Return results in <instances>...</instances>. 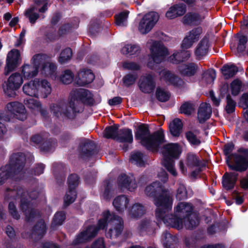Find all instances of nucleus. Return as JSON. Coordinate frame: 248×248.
<instances>
[{
  "mask_svg": "<svg viewBox=\"0 0 248 248\" xmlns=\"http://www.w3.org/2000/svg\"><path fill=\"white\" fill-rule=\"evenodd\" d=\"M109 225L110 227L107 233V236L110 238H115L118 237L123 230V221L122 219L111 214L109 211H105L103 213V219L98 221V227L91 226L86 230L81 232L75 239L73 243L75 245L79 244L94 237L99 229H104L106 225Z\"/></svg>",
  "mask_w": 248,
  "mask_h": 248,
  "instance_id": "f257e3e1",
  "label": "nucleus"
},
{
  "mask_svg": "<svg viewBox=\"0 0 248 248\" xmlns=\"http://www.w3.org/2000/svg\"><path fill=\"white\" fill-rule=\"evenodd\" d=\"M171 209L170 210V211ZM175 215L169 214L168 211L163 214L162 218H157L162 220L167 226L180 229L184 225L188 229L196 227L199 223L196 214L191 213L192 207L191 204L180 202L174 208Z\"/></svg>",
  "mask_w": 248,
  "mask_h": 248,
  "instance_id": "f03ea898",
  "label": "nucleus"
},
{
  "mask_svg": "<svg viewBox=\"0 0 248 248\" xmlns=\"http://www.w3.org/2000/svg\"><path fill=\"white\" fill-rule=\"evenodd\" d=\"M145 192L148 196L154 198L156 206V218H162L164 213L172 209V194L162 183L158 181L153 183L146 187Z\"/></svg>",
  "mask_w": 248,
  "mask_h": 248,
  "instance_id": "7ed1b4c3",
  "label": "nucleus"
},
{
  "mask_svg": "<svg viewBox=\"0 0 248 248\" xmlns=\"http://www.w3.org/2000/svg\"><path fill=\"white\" fill-rule=\"evenodd\" d=\"M135 138L147 149L153 151H157L158 146L164 142V135L162 130H159L151 135L148 126L140 124L137 129Z\"/></svg>",
  "mask_w": 248,
  "mask_h": 248,
  "instance_id": "20e7f679",
  "label": "nucleus"
},
{
  "mask_svg": "<svg viewBox=\"0 0 248 248\" xmlns=\"http://www.w3.org/2000/svg\"><path fill=\"white\" fill-rule=\"evenodd\" d=\"M163 155L162 163L168 171L173 176H176L177 172L174 168L173 158H178L181 154V149L177 143H168L165 144L161 149Z\"/></svg>",
  "mask_w": 248,
  "mask_h": 248,
  "instance_id": "39448f33",
  "label": "nucleus"
},
{
  "mask_svg": "<svg viewBox=\"0 0 248 248\" xmlns=\"http://www.w3.org/2000/svg\"><path fill=\"white\" fill-rule=\"evenodd\" d=\"M26 160L24 154L18 153L13 154L9 160V164L0 169V184L10 177L12 172H16L22 169Z\"/></svg>",
  "mask_w": 248,
  "mask_h": 248,
  "instance_id": "423d86ee",
  "label": "nucleus"
},
{
  "mask_svg": "<svg viewBox=\"0 0 248 248\" xmlns=\"http://www.w3.org/2000/svg\"><path fill=\"white\" fill-rule=\"evenodd\" d=\"M88 104H93L95 102V96L90 91L84 89H73L69 95V104L72 109L79 112L76 108L80 102Z\"/></svg>",
  "mask_w": 248,
  "mask_h": 248,
  "instance_id": "0eeeda50",
  "label": "nucleus"
},
{
  "mask_svg": "<svg viewBox=\"0 0 248 248\" xmlns=\"http://www.w3.org/2000/svg\"><path fill=\"white\" fill-rule=\"evenodd\" d=\"M28 193L24 191L21 188L17 190H11L8 193V196L16 201L20 200V206L23 212H24L27 219L29 221L32 218L37 216V214L34 209L31 207L29 202H27L26 198Z\"/></svg>",
  "mask_w": 248,
  "mask_h": 248,
  "instance_id": "6e6552de",
  "label": "nucleus"
},
{
  "mask_svg": "<svg viewBox=\"0 0 248 248\" xmlns=\"http://www.w3.org/2000/svg\"><path fill=\"white\" fill-rule=\"evenodd\" d=\"M150 55L148 66L154 68L155 64H158L163 62L169 53L167 49L162 43L153 42L150 47Z\"/></svg>",
  "mask_w": 248,
  "mask_h": 248,
  "instance_id": "1a4fd4ad",
  "label": "nucleus"
},
{
  "mask_svg": "<svg viewBox=\"0 0 248 248\" xmlns=\"http://www.w3.org/2000/svg\"><path fill=\"white\" fill-rule=\"evenodd\" d=\"M45 58L43 54H37L34 55L31 60L33 65L24 64L21 67V74L23 78L28 80L36 77L38 73L40 63L42 62Z\"/></svg>",
  "mask_w": 248,
  "mask_h": 248,
  "instance_id": "9d476101",
  "label": "nucleus"
},
{
  "mask_svg": "<svg viewBox=\"0 0 248 248\" xmlns=\"http://www.w3.org/2000/svg\"><path fill=\"white\" fill-rule=\"evenodd\" d=\"M23 83L22 76L17 72L12 74L8 78L7 81L3 85V89L5 94L9 97H14L16 91Z\"/></svg>",
  "mask_w": 248,
  "mask_h": 248,
  "instance_id": "9b49d317",
  "label": "nucleus"
},
{
  "mask_svg": "<svg viewBox=\"0 0 248 248\" xmlns=\"http://www.w3.org/2000/svg\"><path fill=\"white\" fill-rule=\"evenodd\" d=\"M159 16L155 12H149L144 15L139 24L138 29L142 34H146L154 27L158 20Z\"/></svg>",
  "mask_w": 248,
  "mask_h": 248,
  "instance_id": "f8f14e48",
  "label": "nucleus"
},
{
  "mask_svg": "<svg viewBox=\"0 0 248 248\" xmlns=\"http://www.w3.org/2000/svg\"><path fill=\"white\" fill-rule=\"evenodd\" d=\"M47 9L46 0H36L34 4L26 10L25 15L29 18L30 22L34 24L39 17L37 12L44 13Z\"/></svg>",
  "mask_w": 248,
  "mask_h": 248,
  "instance_id": "ddd939ff",
  "label": "nucleus"
},
{
  "mask_svg": "<svg viewBox=\"0 0 248 248\" xmlns=\"http://www.w3.org/2000/svg\"><path fill=\"white\" fill-rule=\"evenodd\" d=\"M200 161L199 158L195 154L188 153L185 160L180 161L179 169L184 175H186L188 170H191L193 167L199 166Z\"/></svg>",
  "mask_w": 248,
  "mask_h": 248,
  "instance_id": "4468645a",
  "label": "nucleus"
},
{
  "mask_svg": "<svg viewBox=\"0 0 248 248\" xmlns=\"http://www.w3.org/2000/svg\"><path fill=\"white\" fill-rule=\"evenodd\" d=\"M21 62V58L19 50L14 49L8 52L6 58L5 74L7 75L14 70Z\"/></svg>",
  "mask_w": 248,
  "mask_h": 248,
  "instance_id": "2eb2a0df",
  "label": "nucleus"
},
{
  "mask_svg": "<svg viewBox=\"0 0 248 248\" xmlns=\"http://www.w3.org/2000/svg\"><path fill=\"white\" fill-rule=\"evenodd\" d=\"M6 108L11 114V117L23 121L27 118L26 109L24 106L18 102H13L7 104Z\"/></svg>",
  "mask_w": 248,
  "mask_h": 248,
  "instance_id": "dca6fc26",
  "label": "nucleus"
},
{
  "mask_svg": "<svg viewBox=\"0 0 248 248\" xmlns=\"http://www.w3.org/2000/svg\"><path fill=\"white\" fill-rule=\"evenodd\" d=\"M68 104H66L64 101H61L56 104H53L50 106V108L52 113L57 117L61 116H65L69 117L71 113L76 112L77 111L72 109L70 107L69 102Z\"/></svg>",
  "mask_w": 248,
  "mask_h": 248,
  "instance_id": "f3484780",
  "label": "nucleus"
},
{
  "mask_svg": "<svg viewBox=\"0 0 248 248\" xmlns=\"http://www.w3.org/2000/svg\"><path fill=\"white\" fill-rule=\"evenodd\" d=\"M118 186L121 188H126L132 191L137 187L135 178L132 174H122L118 179Z\"/></svg>",
  "mask_w": 248,
  "mask_h": 248,
  "instance_id": "a211bd4d",
  "label": "nucleus"
},
{
  "mask_svg": "<svg viewBox=\"0 0 248 248\" xmlns=\"http://www.w3.org/2000/svg\"><path fill=\"white\" fill-rule=\"evenodd\" d=\"M154 78L151 75L147 74L140 77L139 81V87L143 93H150L155 87Z\"/></svg>",
  "mask_w": 248,
  "mask_h": 248,
  "instance_id": "6ab92c4d",
  "label": "nucleus"
},
{
  "mask_svg": "<svg viewBox=\"0 0 248 248\" xmlns=\"http://www.w3.org/2000/svg\"><path fill=\"white\" fill-rule=\"evenodd\" d=\"M234 161V164L227 163L230 169L239 171H244L248 167V155H236Z\"/></svg>",
  "mask_w": 248,
  "mask_h": 248,
  "instance_id": "aec40b11",
  "label": "nucleus"
},
{
  "mask_svg": "<svg viewBox=\"0 0 248 248\" xmlns=\"http://www.w3.org/2000/svg\"><path fill=\"white\" fill-rule=\"evenodd\" d=\"M206 12H191L186 14L183 18V22L186 25H197L205 18Z\"/></svg>",
  "mask_w": 248,
  "mask_h": 248,
  "instance_id": "412c9836",
  "label": "nucleus"
},
{
  "mask_svg": "<svg viewBox=\"0 0 248 248\" xmlns=\"http://www.w3.org/2000/svg\"><path fill=\"white\" fill-rule=\"evenodd\" d=\"M94 78L93 72L89 69H81L76 77L77 83L80 86H84L91 83Z\"/></svg>",
  "mask_w": 248,
  "mask_h": 248,
  "instance_id": "4be33fe9",
  "label": "nucleus"
},
{
  "mask_svg": "<svg viewBox=\"0 0 248 248\" xmlns=\"http://www.w3.org/2000/svg\"><path fill=\"white\" fill-rule=\"evenodd\" d=\"M160 78L170 84L176 86H182L184 82L179 77L167 70H163L160 73Z\"/></svg>",
  "mask_w": 248,
  "mask_h": 248,
  "instance_id": "5701e85b",
  "label": "nucleus"
},
{
  "mask_svg": "<svg viewBox=\"0 0 248 248\" xmlns=\"http://www.w3.org/2000/svg\"><path fill=\"white\" fill-rule=\"evenodd\" d=\"M45 56L44 59L42 62L40 63L41 66V70L42 73L47 76H50L53 79H56L57 76L55 73L56 67L55 64L49 62H46V55Z\"/></svg>",
  "mask_w": 248,
  "mask_h": 248,
  "instance_id": "b1692460",
  "label": "nucleus"
},
{
  "mask_svg": "<svg viewBox=\"0 0 248 248\" xmlns=\"http://www.w3.org/2000/svg\"><path fill=\"white\" fill-rule=\"evenodd\" d=\"M25 105L32 111L40 112L43 116L46 115V111L45 108L42 107L40 102L33 98H26L24 100Z\"/></svg>",
  "mask_w": 248,
  "mask_h": 248,
  "instance_id": "393cba45",
  "label": "nucleus"
},
{
  "mask_svg": "<svg viewBox=\"0 0 248 248\" xmlns=\"http://www.w3.org/2000/svg\"><path fill=\"white\" fill-rule=\"evenodd\" d=\"M211 114L212 108L210 105L206 103L201 104L198 112V118L200 123L204 122L210 117Z\"/></svg>",
  "mask_w": 248,
  "mask_h": 248,
  "instance_id": "a878e982",
  "label": "nucleus"
},
{
  "mask_svg": "<svg viewBox=\"0 0 248 248\" xmlns=\"http://www.w3.org/2000/svg\"><path fill=\"white\" fill-rule=\"evenodd\" d=\"M38 93L43 97H46L51 93L50 83L45 79L37 78Z\"/></svg>",
  "mask_w": 248,
  "mask_h": 248,
  "instance_id": "bb28decb",
  "label": "nucleus"
},
{
  "mask_svg": "<svg viewBox=\"0 0 248 248\" xmlns=\"http://www.w3.org/2000/svg\"><path fill=\"white\" fill-rule=\"evenodd\" d=\"M129 202V200L126 196L120 195L114 199L112 203L118 212L122 213L126 209Z\"/></svg>",
  "mask_w": 248,
  "mask_h": 248,
  "instance_id": "cd10ccee",
  "label": "nucleus"
},
{
  "mask_svg": "<svg viewBox=\"0 0 248 248\" xmlns=\"http://www.w3.org/2000/svg\"><path fill=\"white\" fill-rule=\"evenodd\" d=\"M198 66L193 63L183 64L179 66L178 70L180 74L184 76H194L198 70Z\"/></svg>",
  "mask_w": 248,
  "mask_h": 248,
  "instance_id": "c85d7f7f",
  "label": "nucleus"
},
{
  "mask_svg": "<svg viewBox=\"0 0 248 248\" xmlns=\"http://www.w3.org/2000/svg\"><path fill=\"white\" fill-rule=\"evenodd\" d=\"M37 83V78H35L24 84L22 88L24 93L28 95L37 97L38 96Z\"/></svg>",
  "mask_w": 248,
  "mask_h": 248,
  "instance_id": "c756f323",
  "label": "nucleus"
},
{
  "mask_svg": "<svg viewBox=\"0 0 248 248\" xmlns=\"http://www.w3.org/2000/svg\"><path fill=\"white\" fill-rule=\"evenodd\" d=\"M238 174L235 172L226 173L223 177L222 185L226 189L232 188L237 180Z\"/></svg>",
  "mask_w": 248,
  "mask_h": 248,
  "instance_id": "7c9ffc66",
  "label": "nucleus"
},
{
  "mask_svg": "<svg viewBox=\"0 0 248 248\" xmlns=\"http://www.w3.org/2000/svg\"><path fill=\"white\" fill-rule=\"evenodd\" d=\"M208 40L207 38L202 39L197 46L195 53L199 59L205 56L208 51Z\"/></svg>",
  "mask_w": 248,
  "mask_h": 248,
  "instance_id": "2f4dec72",
  "label": "nucleus"
},
{
  "mask_svg": "<svg viewBox=\"0 0 248 248\" xmlns=\"http://www.w3.org/2000/svg\"><path fill=\"white\" fill-rule=\"evenodd\" d=\"M94 148L93 142L88 139H84L80 146V152L83 156H89L92 155V150Z\"/></svg>",
  "mask_w": 248,
  "mask_h": 248,
  "instance_id": "473e14b6",
  "label": "nucleus"
},
{
  "mask_svg": "<svg viewBox=\"0 0 248 248\" xmlns=\"http://www.w3.org/2000/svg\"><path fill=\"white\" fill-rule=\"evenodd\" d=\"M140 51V47L136 44L125 45L121 49L122 53L127 56L137 55Z\"/></svg>",
  "mask_w": 248,
  "mask_h": 248,
  "instance_id": "72a5a7b5",
  "label": "nucleus"
},
{
  "mask_svg": "<svg viewBox=\"0 0 248 248\" xmlns=\"http://www.w3.org/2000/svg\"><path fill=\"white\" fill-rule=\"evenodd\" d=\"M116 140L121 142L131 143L133 141L132 131L130 129L119 130Z\"/></svg>",
  "mask_w": 248,
  "mask_h": 248,
  "instance_id": "f704fd0d",
  "label": "nucleus"
},
{
  "mask_svg": "<svg viewBox=\"0 0 248 248\" xmlns=\"http://www.w3.org/2000/svg\"><path fill=\"white\" fill-rule=\"evenodd\" d=\"M170 131L172 136H179L182 128V123L179 119H174L169 125Z\"/></svg>",
  "mask_w": 248,
  "mask_h": 248,
  "instance_id": "c9c22d12",
  "label": "nucleus"
},
{
  "mask_svg": "<svg viewBox=\"0 0 248 248\" xmlns=\"http://www.w3.org/2000/svg\"><path fill=\"white\" fill-rule=\"evenodd\" d=\"M163 245L166 248H171L173 246L177 243V238L172 236L168 232H166L162 235Z\"/></svg>",
  "mask_w": 248,
  "mask_h": 248,
  "instance_id": "e433bc0d",
  "label": "nucleus"
},
{
  "mask_svg": "<svg viewBox=\"0 0 248 248\" xmlns=\"http://www.w3.org/2000/svg\"><path fill=\"white\" fill-rule=\"evenodd\" d=\"M145 209L143 205L140 203L134 204L129 213L132 218H138L145 213Z\"/></svg>",
  "mask_w": 248,
  "mask_h": 248,
  "instance_id": "4c0bfd02",
  "label": "nucleus"
},
{
  "mask_svg": "<svg viewBox=\"0 0 248 248\" xmlns=\"http://www.w3.org/2000/svg\"><path fill=\"white\" fill-rule=\"evenodd\" d=\"M238 72L237 67L234 65H225L222 72L225 78H229L234 76Z\"/></svg>",
  "mask_w": 248,
  "mask_h": 248,
  "instance_id": "58836bf2",
  "label": "nucleus"
},
{
  "mask_svg": "<svg viewBox=\"0 0 248 248\" xmlns=\"http://www.w3.org/2000/svg\"><path fill=\"white\" fill-rule=\"evenodd\" d=\"M145 156L139 152H135L132 154L130 160L132 163L136 164L137 166L141 167L145 164Z\"/></svg>",
  "mask_w": 248,
  "mask_h": 248,
  "instance_id": "ea45409f",
  "label": "nucleus"
},
{
  "mask_svg": "<svg viewBox=\"0 0 248 248\" xmlns=\"http://www.w3.org/2000/svg\"><path fill=\"white\" fill-rule=\"evenodd\" d=\"M117 125H113L107 127L104 132V136L107 139L116 140L119 133Z\"/></svg>",
  "mask_w": 248,
  "mask_h": 248,
  "instance_id": "a19ab883",
  "label": "nucleus"
},
{
  "mask_svg": "<svg viewBox=\"0 0 248 248\" xmlns=\"http://www.w3.org/2000/svg\"><path fill=\"white\" fill-rule=\"evenodd\" d=\"M74 77L73 72L71 70L67 69L62 72L59 78L62 83L68 84L73 81Z\"/></svg>",
  "mask_w": 248,
  "mask_h": 248,
  "instance_id": "79ce46f5",
  "label": "nucleus"
},
{
  "mask_svg": "<svg viewBox=\"0 0 248 248\" xmlns=\"http://www.w3.org/2000/svg\"><path fill=\"white\" fill-rule=\"evenodd\" d=\"M129 12L124 11L115 15V23L119 26H125L127 23Z\"/></svg>",
  "mask_w": 248,
  "mask_h": 248,
  "instance_id": "37998d69",
  "label": "nucleus"
},
{
  "mask_svg": "<svg viewBox=\"0 0 248 248\" xmlns=\"http://www.w3.org/2000/svg\"><path fill=\"white\" fill-rule=\"evenodd\" d=\"M46 224L43 220H39L33 229V233L38 236H43L46 232Z\"/></svg>",
  "mask_w": 248,
  "mask_h": 248,
  "instance_id": "c03bdc74",
  "label": "nucleus"
},
{
  "mask_svg": "<svg viewBox=\"0 0 248 248\" xmlns=\"http://www.w3.org/2000/svg\"><path fill=\"white\" fill-rule=\"evenodd\" d=\"M72 56V51L70 48H67L63 50L60 55L59 62L62 64L69 61Z\"/></svg>",
  "mask_w": 248,
  "mask_h": 248,
  "instance_id": "a18cd8bd",
  "label": "nucleus"
},
{
  "mask_svg": "<svg viewBox=\"0 0 248 248\" xmlns=\"http://www.w3.org/2000/svg\"><path fill=\"white\" fill-rule=\"evenodd\" d=\"M242 83L238 79H234L230 84L232 94L233 95H238L241 91Z\"/></svg>",
  "mask_w": 248,
  "mask_h": 248,
  "instance_id": "49530a36",
  "label": "nucleus"
},
{
  "mask_svg": "<svg viewBox=\"0 0 248 248\" xmlns=\"http://www.w3.org/2000/svg\"><path fill=\"white\" fill-rule=\"evenodd\" d=\"M77 197V193L75 189L68 188L64 198L65 204L69 205L73 202Z\"/></svg>",
  "mask_w": 248,
  "mask_h": 248,
  "instance_id": "de8ad7c7",
  "label": "nucleus"
},
{
  "mask_svg": "<svg viewBox=\"0 0 248 248\" xmlns=\"http://www.w3.org/2000/svg\"><path fill=\"white\" fill-rule=\"evenodd\" d=\"M169 93L165 90L158 88L156 89V97L160 102H166L170 98Z\"/></svg>",
  "mask_w": 248,
  "mask_h": 248,
  "instance_id": "09e8293b",
  "label": "nucleus"
},
{
  "mask_svg": "<svg viewBox=\"0 0 248 248\" xmlns=\"http://www.w3.org/2000/svg\"><path fill=\"white\" fill-rule=\"evenodd\" d=\"M195 106L190 102L184 103L180 107V112L187 115H190L194 111Z\"/></svg>",
  "mask_w": 248,
  "mask_h": 248,
  "instance_id": "8fccbe9b",
  "label": "nucleus"
},
{
  "mask_svg": "<svg viewBox=\"0 0 248 248\" xmlns=\"http://www.w3.org/2000/svg\"><path fill=\"white\" fill-rule=\"evenodd\" d=\"M65 218V215L63 212H57L54 216L52 223V227L55 228L57 225H61Z\"/></svg>",
  "mask_w": 248,
  "mask_h": 248,
  "instance_id": "3c124183",
  "label": "nucleus"
},
{
  "mask_svg": "<svg viewBox=\"0 0 248 248\" xmlns=\"http://www.w3.org/2000/svg\"><path fill=\"white\" fill-rule=\"evenodd\" d=\"M216 78V72L213 69L209 70L203 74V79L208 84L213 83Z\"/></svg>",
  "mask_w": 248,
  "mask_h": 248,
  "instance_id": "603ef678",
  "label": "nucleus"
},
{
  "mask_svg": "<svg viewBox=\"0 0 248 248\" xmlns=\"http://www.w3.org/2000/svg\"><path fill=\"white\" fill-rule=\"evenodd\" d=\"M56 142L55 140L46 141L43 143L40 147V149L44 152H49L53 150L55 146Z\"/></svg>",
  "mask_w": 248,
  "mask_h": 248,
  "instance_id": "864d4df0",
  "label": "nucleus"
},
{
  "mask_svg": "<svg viewBox=\"0 0 248 248\" xmlns=\"http://www.w3.org/2000/svg\"><path fill=\"white\" fill-rule=\"evenodd\" d=\"M226 100L225 110L227 113H232L235 110V102L232 99L230 95L227 96Z\"/></svg>",
  "mask_w": 248,
  "mask_h": 248,
  "instance_id": "5fc2aeb1",
  "label": "nucleus"
},
{
  "mask_svg": "<svg viewBox=\"0 0 248 248\" xmlns=\"http://www.w3.org/2000/svg\"><path fill=\"white\" fill-rule=\"evenodd\" d=\"M202 32V29L200 27L195 28L191 30L187 36L193 42L197 41L199 40L200 35Z\"/></svg>",
  "mask_w": 248,
  "mask_h": 248,
  "instance_id": "6e6d98bb",
  "label": "nucleus"
},
{
  "mask_svg": "<svg viewBox=\"0 0 248 248\" xmlns=\"http://www.w3.org/2000/svg\"><path fill=\"white\" fill-rule=\"evenodd\" d=\"M176 198L178 200H182L187 198L186 188L184 185L179 184L177 190L176 195Z\"/></svg>",
  "mask_w": 248,
  "mask_h": 248,
  "instance_id": "4d7b16f0",
  "label": "nucleus"
},
{
  "mask_svg": "<svg viewBox=\"0 0 248 248\" xmlns=\"http://www.w3.org/2000/svg\"><path fill=\"white\" fill-rule=\"evenodd\" d=\"M186 136L188 141L191 144L198 145L201 143L200 140L197 137L196 135L191 131L186 132Z\"/></svg>",
  "mask_w": 248,
  "mask_h": 248,
  "instance_id": "13d9d810",
  "label": "nucleus"
},
{
  "mask_svg": "<svg viewBox=\"0 0 248 248\" xmlns=\"http://www.w3.org/2000/svg\"><path fill=\"white\" fill-rule=\"evenodd\" d=\"M78 177L76 174H71L68 179L69 188L75 189L78 184Z\"/></svg>",
  "mask_w": 248,
  "mask_h": 248,
  "instance_id": "bf43d9fd",
  "label": "nucleus"
},
{
  "mask_svg": "<svg viewBox=\"0 0 248 248\" xmlns=\"http://www.w3.org/2000/svg\"><path fill=\"white\" fill-rule=\"evenodd\" d=\"M137 78L136 75L128 74L123 78L124 84L126 86H129L135 83Z\"/></svg>",
  "mask_w": 248,
  "mask_h": 248,
  "instance_id": "052dcab7",
  "label": "nucleus"
},
{
  "mask_svg": "<svg viewBox=\"0 0 248 248\" xmlns=\"http://www.w3.org/2000/svg\"><path fill=\"white\" fill-rule=\"evenodd\" d=\"M169 61L173 63H178L183 62L181 58V51H175L172 55L169 57Z\"/></svg>",
  "mask_w": 248,
  "mask_h": 248,
  "instance_id": "680f3d73",
  "label": "nucleus"
},
{
  "mask_svg": "<svg viewBox=\"0 0 248 248\" xmlns=\"http://www.w3.org/2000/svg\"><path fill=\"white\" fill-rule=\"evenodd\" d=\"M9 211L10 214L13 218L18 219L20 217V215L17 212L16 207L13 202H10L9 204Z\"/></svg>",
  "mask_w": 248,
  "mask_h": 248,
  "instance_id": "e2e57ef3",
  "label": "nucleus"
},
{
  "mask_svg": "<svg viewBox=\"0 0 248 248\" xmlns=\"http://www.w3.org/2000/svg\"><path fill=\"white\" fill-rule=\"evenodd\" d=\"M175 11L178 16H181L184 15L186 11V7L185 4H179L174 5Z\"/></svg>",
  "mask_w": 248,
  "mask_h": 248,
  "instance_id": "0e129e2a",
  "label": "nucleus"
},
{
  "mask_svg": "<svg viewBox=\"0 0 248 248\" xmlns=\"http://www.w3.org/2000/svg\"><path fill=\"white\" fill-rule=\"evenodd\" d=\"M150 228V223L147 220H143L141 222L139 226V231L140 232H147Z\"/></svg>",
  "mask_w": 248,
  "mask_h": 248,
  "instance_id": "69168bd1",
  "label": "nucleus"
},
{
  "mask_svg": "<svg viewBox=\"0 0 248 248\" xmlns=\"http://www.w3.org/2000/svg\"><path fill=\"white\" fill-rule=\"evenodd\" d=\"M175 7H174V6L171 7L167 12L166 16L167 18L173 19L178 16L175 11Z\"/></svg>",
  "mask_w": 248,
  "mask_h": 248,
  "instance_id": "338daca9",
  "label": "nucleus"
},
{
  "mask_svg": "<svg viewBox=\"0 0 248 248\" xmlns=\"http://www.w3.org/2000/svg\"><path fill=\"white\" fill-rule=\"evenodd\" d=\"M193 43H194V42L189 38V37L187 36L184 38L182 44V47L183 48H188L192 46Z\"/></svg>",
  "mask_w": 248,
  "mask_h": 248,
  "instance_id": "774afa93",
  "label": "nucleus"
}]
</instances>
